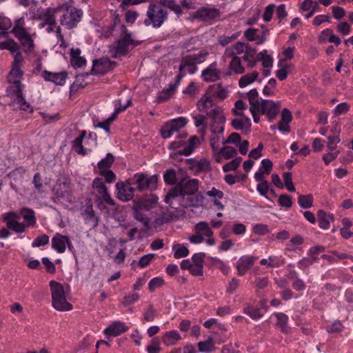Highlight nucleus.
Listing matches in <instances>:
<instances>
[{
	"label": "nucleus",
	"instance_id": "obj_59",
	"mask_svg": "<svg viewBox=\"0 0 353 353\" xmlns=\"http://www.w3.org/2000/svg\"><path fill=\"white\" fill-rule=\"evenodd\" d=\"M336 28L337 32L342 35H347L350 32L351 26L347 22L343 21L339 23Z\"/></svg>",
	"mask_w": 353,
	"mask_h": 353
},
{
	"label": "nucleus",
	"instance_id": "obj_40",
	"mask_svg": "<svg viewBox=\"0 0 353 353\" xmlns=\"http://www.w3.org/2000/svg\"><path fill=\"white\" fill-rule=\"evenodd\" d=\"M317 219L320 228L327 229L330 226V215L326 214L323 210L318 211Z\"/></svg>",
	"mask_w": 353,
	"mask_h": 353
},
{
	"label": "nucleus",
	"instance_id": "obj_54",
	"mask_svg": "<svg viewBox=\"0 0 353 353\" xmlns=\"http://www.w3.org/2000/svg\"><path fill=\"white\" fill-rule=\"evenodd\" d=\"M316 260V256L304 257L298 262V266L300 269L305 270L315 263Z\"/></svg>",
	"mask_w": 353,
	"mask_h": 353
},
{
	"label": "nucleus",
	"instance_id": "obj_19",
	"mask_svg": "<svg viewBox=\"0 0 353 353\" xmlns=\"http://www.w3.org/2000/svg\"><path fill=\"white\" fill-rule=\"evenodd\" d=\"M117 197L122 201H128L134 196V188L124 185L123 182L116 184Z\"/></svg>",
	"mask_w": 353,
	"mask_h": 353
},
{
	"label": "nucleus",
	"instance_id": "obj_16",
	"mask_svg": "<svg viewBox=\"0 0 353 353\" xmlns=\"http://www.w3.org/2000/svg\"><path fill=\"white\" fill-rule=\"evenodd\" d=\"M221 74V72L218 69L216 62H213L203 70L201 77L207 82L216 81L220 79Z\"/></svg>",
	"mask_w": 353,
	"mask_h": 353
},
{
	"label": "nucleus",
	"instance_id": "obj_36",
	"mask_svg": "<svg viewBox=\"0 0 353 353\" xmlns=\"http://www.w3.org/2000/svg\"><path fill=\"white\" fill-rule=\"evenodd\" d=\"M195 232L200 235L211 237L213 235V232L210 228L208 223L204 221H201L195 225Z\"/></svg>",
	"mask_w": 353,
	"mask_h": 353
},
{
	"label": "nucleus",
	"instance_id": "obj_15",
	"mask_svg": "<svg viewBox=\"0 0 353 353\" xmlns=\"http://www.w3.org/2000/svg\"><path fill=\"white\" fill-rule=\"evenodd\" d=\"M115 65V62L107 59H94L91 73L92 74H103L110 71Z\"/></svg>",
	"mask_w": 353,
	"mask_h": 353
},
{
	"label": "nucleus",
	"instance_id": "obj_34",
	"mask_svg": "<svg viewBox=\"0 0 353 353\" xmlns=\"http://www.w3.org/2000/svg\"><path fill=\"white\" fill-rule=\"evenodd\" d=\"M213 99L210 95L205 94L197 103V108L199 111L207 112L213 106Z\"/></svg>",
	"mask_w": 353,
	"mask_h": 353
},
{
	"label": "nucleus",
	"instance_id": "obj_21",
	"mask_svg": "<svg viewBox=\"0 0 353 353\" xmlns=\"http://www.w3.org/2000/svg\"><path fill=\"white\" fill-rule=\"evenodd\" d=\"M68 74L66 72H51L45 70L43 73V77L46 81H52L57 85H63L65 83Z\"/></svg>",
	"mask_w": 353,
	"mask_h": 353
},
{
	"label": "nucleus",
	"instance_id": "obj_43",
	"mask_svg": "<svg viewBox=\"0 0 353 353\" xmlns=\"http://www.w3.org/2000/svg\"><path fill=\"white\" fill-rule=\"evenodd\" d=\"M46 31L48 33H52L54 32L56 33V37L58 40L61 42V46L65 42L63 36L61 33V29L59 26H57V23L55 25H46Z\"/></svg>",
	"mask_w": 353,
	"mask_h": 353
},
{
	"label": "nucleus",
	"instance_id": "obj_30",
	"mask_svg": "<svg viewBox=\"0 0 353 353\" xmlns=\"http://www.w3.org/2000/svg\"><path fill=\"white\" fill-rule=\"evenodd\" d=\"M180 339L181 335L176 330L165 332L162 338L163 343L167 346L174 345Z\"/></svg>",
	"mask_w": 353,
	"mask_h": 353
},
{
	"label": "nucleus",
	"instance_id": "obj_31",
	"mask_svg": "<svg viewBox=\"0 0 353 353\" xmlns=\"http://www.w3.org/2000/svg\"><path fill=\"white\" fill-rule=\"evenodd\" d=\"M179 70H187L190 74H194L197 70L196 63L187 56H184L179 65Z\"/></svg>",
	"mask_w": 353,
	"mask_h": 353
},
{
	"label": "nucleus",
	"instance_id": "obj_6",
	"mask_svg": "<svg viewBox=\"0 0 353 353\" xmlns=\"http://www.w3.org/2000/svg\"><path fill=\"white\" fill-rule=\"evenodd\" d=\"M11 84L8 89V94L14 99L20 109L28 113L33 112L32 107L24 99L22 93V85L21 80L8 81Z\"/></svg>",
	"mask_w": 353,
	"mask_h": 353
},
{
	"label": "nucleus",
	"instance_id": "obj_28",
	"mask_svg": "<svg viewBox=\"0 0 353 353\" xmlns=\"http://www.w3.org/2000/svg\"><path fill=\"white\" fill-rule=\"evenodd\" d=\"M158 196L152 194L139 201L137 204L142 207V208H144L145 210H150L155 206L158 202Z\"/></svg>",
	"mask_w": 353,
	"mask_h": 353
},
{
	"label": "nucleus",
	"instance_id": "obj_56",
	"mask_svg": "<svg viewBox=\"0 0 353 353\" xmlns=\"http://www.w3.org/2000/svg\"><path fill=\"white\" fill-rule=\"evenodd\" d=\"M21 67L12 66L11 71L8 75V81L20 80L23 76V72Z\"/></svg>",
	"mask_w": 353,
	"mask_h": 353
},
{
	"label": "nucleus",
	"instance_id": "obj_61",
	"mask_svg": "<svg viewBox=\"0 0 353 353\" xmlns=\"http://www.w3.org/2000/svg\"><path fill=\"white\" fill-rule=\"evenodd\" d=\"M208 54V52H199L197 54H188L187 56L192 60V61H194L196 64L203 62Z\"/></svg>",
	"mask_w": 353,
	"mask_h": 353
},
{
	"label": "nucleus",
	"instance_id": "obj_57",
	"mask_svg": "<svg viewBox=\"0 0 353 353\" xmlns=\"http://www.w3.org/2000/svg\"><path fill=\"white\" fill-rule=\"evenodd\" d=\"M163 5L166 8L174 11L178 15L181 14L182 12L181 6L179 4L176 3L173 0H165L163 2Z\"/></svg>",
	"mask_w": 353,
	"mask_h": 353
},
{
	"label": "nucleus",
	"instance_id": "obj_53",
	"mask_svg": "<svg viewBox=\"0 0 353 353\" xmlns=\"http://www.w3.org/2000/svg\"><path fill=\"white\" fill-rule=\"evenodd\" d=\"M258 91L256 89H252L248 93V98L250 107H259L260 101L258 99Z\"/></svg>",
	"mask_w": 353,
	"mask_h": 353
},
{
	"label": "nucleus",
	"instance_id": "obj_37",
	"mask_svg": "<svg viewBox=\"0 0 353 353\" xmlns=\"http://www.w3.org/2000/svg\"><path fill=\"white\" fill-rule=\"evenodd\" d=\"M188 196V203L185 204V207H199L203 205L204 197L201 193Z\"/></svg>",
	"mask_w": 353,
	"mask_h": 353
},
{
	"label": "nucleus",
	"instance_id": "obj_48",
	"mask_svg": "<svg viewBox=\"0 0 353 353\" xmlns=\"http://www.w3.org/2000/svg\"><path fill=\"white\" fill-rule=\"evenodd\" d=\"M157 317V311L154 306L150 304L143 314V321L146 322H152Z\"/></svg>",
	"mask_w": 353,
	"mask_h": 353
},
{
	"label": "nucleus",
	"instance_id": "obj_18",
	"mask_svg": "<svg viewBox=\"0 0 353 353\" xmlns=\"http://www.w3.org/2000/svg\"><path fill=\"white\" fill-rule=\"evenodd\" d=\"M70 248L72 243L68 236H63L57 233L52 239V247L59 253H63L65 250V245Z\"/></svg>",
	"mask_w": 353,
	"mask_h": 353
},
{
	"label": "nucleus",
	"instance_id": "obj_63",
	"mask_svg": "<svg viewBox=\"0 0 353 353\" xmlns=\"http://www.w3.org/2000/svg\"><path fill=\"white\" fill-rule=\"evenodd\" d=\"M99 174L104 176L107 183H112L116 179L114 173L109 169L101 170Z\"/></svg>",
	"mask_w": 353,
	"mask_h": 353
},
{
	"label": "nucleus",
	"instance_id": "obj_2",
	"mask_svg": "<svg viewBox=\"0 0 353 353\" xmlns=\"http://www.w3.org/2000/svg\"><path fill=\"white\" fill-rule=\"evenodd\" d=\"M26 22L24 17H21L14 22V26L10 32L20 42L25 52H30L33 50L34 44V40L28 30L26 28Z\"/></svg>",
	"mask_w": 353,
	"mask_h": 353
},
{
	"label": "nucleus",
	"instance_id": "obj_42",
	"mask_svg": "<svg viewBox=\"0 0 353 353\" xmlns=\"http://www.w3.org/2000/svg\"><path fill=\"white\" fill-rule=\"evenodd\" d=\"M0 49L9 50L12 52H15L18 51L19 46L14 39H8L4 41L0 42Z\"/></svg>",
	"mask_w": 353,
	"mask_h": 353
},
{
	"label": "nucleus",
	"instance_id": "obj_62",
	"mask_svg": "<svg viewBox=\"0 0 353 353\" xmlns=\"http://www.w3.org/2000/svg\"><path fill=\"white\" fill-rule=\"evenodd\" d=\"M281 206L290 208L292 205V197L288 194H281L279 198Z\"/></svg>",
	"mask_w": 353,
	"mask_h": 353
},
{
	"label": "nucleus",
	"instance_id": "obj_38",
	"mask_svg": "<svg viewBox=\"0 0 353 353\" xmlns=\"http://www.w3.org/2000/svg\"><path fill=\"white\" fill-rule=\"evenodd\" d=\"M259 73L257 72H253L241 77L239 81V87L244 88L251 84L257 79Z\"/></svg>",
	"mask_w": 353,
	"mask_h": 353
},
{
	"label": "nucleus",
	"instance_id": "obj_55",
	"mask_svg": "<svg viewBox=\"0 0 353 353\" xmlns=\"http://www.w3.org/2000/svg\"><path fill=\"white\" fill-rule=\"evenodd\" d=\"M285 185L288 191L294 192L295 188L292 182V176L290 172H284L283 174Z\"/></svg>",
	"mask_w": 353,
	"mask_h": 353
},
{
	"label": "nucleus",
	"instance_id": "obj_41",
	"mask_svg": "<svg viewBox=\"0 0 353 353\" xmlns=\"http://www.w3.org/2000/svg\"><path fill=\"white\" fill-rule=\"evenodd\" d=\"M198 347L199 352H211L214 350V345L213 339L212 337H209L205 341H200L198 343Z\"/></svg>",
	"mask_w": 353,
	"mask_h": 353
},
{
	"label": "nucleus",
	"instance_id": "obj_13",
	"mask_svg": "<svg viewBox=\"0 0 353 353\" xmlns=\"http://www.w3.org/2000/svg\"><path fill=\"white\" fill-rule=\"evenodd\" d=\"M177 185L183 196L192 195L198 191L199 181L196 179L184 178L181 179Z\"/></svg>",
	"mask_w": 353,
	"mask_h": 353
},
{
	"label": "nucleus",
	"instance_id": "obj_4",
	"mask_svg": "<svg viewBox=\"0 0 353 353\" xmlns=\"http://www.w3.org/2000/svg\"><path fill=\"white\" fill-rule=\"evenodd\" d=\"M146 17L143 21V23L146 26H152L154 28H159L168 19V11L161 6L150 3L146 12Z\"/></svg>",
	"mask_w": 353,
	"mask_h": 353
},
{
	"label": "nucleus",
	"instance_id": "obj_44",
	"mask_svg": "<svg viewBox=\"0 0 353 353\" xmlns=\"http://www.w3.org/2000/svg\"><path fill=\"white\" fill-rule=\"evenodd\" d=\"M257 59L262 61L263 68H272L273 61L272 57L267 54V50H265L257 54Z\"/></svg>",
	"mask_w": 353,
	"mask_h": 353
},
{
	"label": "nucleus",
	"instance_id": "obj_12",
	"mask_svg": "<svg viewBox=\"0 0 353 353\" xmlns=\"http://www.w3.org/2000/svg\"><path fill=\"white\" fill-rule=\"evenodd\" d=\"M220 10L214 8L201 7L192 14L194 19L209 22L220 16Z\"/></svg>",
	"mask_w": 353,
	"mask_h": 353
},
{
	"label": "nucleus",
	"instance_id": "obj_32",
	"mask_svg": "<svg viewBox=\"0 0 353 353\" xmlns=\"http://www.w3.org/2000/svg\"><path fill=\"white\" fill-rule=\"evenodd\" d=\"M229 70H230L228 72V74H231V72H234V74H241L244 73L245 68L241 64V59L239 57H234L233 59L229 63Z\"/></svg>",
	"mask_w": 353,
	"mask_h": 353
},
{
	"label": "nucleus",
	"instance_id": "obj_14",
	"mask_svg": "<svg viewBox=\"0 0 353 353\" xmlns=\"http://www.w3.org/2000/svg\"><path fill=\"white\" fill-rule=\"evenodd\" d=\"M19 216L14 212H10L3 215V221L6 223L8 228L17 233H22L25 232V225L19 223Z\"/></svg>",
	"mask_w": 353,
	"mask_h": 353
},
{
	"label": "nucleus",
	"instance_id": "obj_7",
	"mask_svg": "<svg viewBox=\"0 0 353 353\" xmlns=\"http://www.w3.org/2000/svg\"><path fill=\"white\" fill-rule=\"evenodd\" d=\"M92 188L95 190L97 201L98 202L99 207L101 205L105 203L107 205L114 206L115 203L111 198L110 193L108 191V188L104 184L103 180L100 178H96L92 181Z\"/></svg>",
	"mask_w": 353,
	"mask_h": 353
},
{
	"label": "nucleus",
	"instance_id": "obj_26",
	"mask_svg": "<svg viewBox=\"0 0 353 353\" xmlns=\"http://www.w3.org/2000/svg\"><path fill=\"white\" fill-rule=\"evenodd\" d=\"M199 145V140L196 136L191 137L188 142H185V147L179 152V154L188 156L191 154L197 145Z\"/></svg>",
	"mask_w": 353,
	"mask_h": 353
},
{
	"label": "nucleus",
	"instance_id": "obj_64",
	"mask_svg": "<svg viewBox=\"0 0 353 353\" xmlns=\"http://www.w3.org/2000/svg\"><path fill=\"white\" fill-rule=\"evenodd\" d=\"M221 154L223 156V157L226 159H231L236 154V150L230 146H226L223 147L221 152Z\"/></svg>",
	"mask_w": 353,
	"mask_h": 353
},
{
	"label": "nucleus",
	"instance_id": "obj_60",
	"mask_svg": "<svg viewBox=\"0 0 353 353\" xmlns=\"http://www.w3.org/2000/svg\"><path fill=\"white\" fill-rule=\"evenodd\" d=\"M319 42L321 44L331 42V30L328 28L323 30L319 36Z\"/></svg>",
	"mask_w": 353,
	"mask_h": 353
},
{
	"label": "nucleus",
	"instance_id": "obj_11",
	"mask_svg": "<svg viewBox=\"0 0 353 353\" xmlns=\"http://www.w3.org/2000/svg\"><path fill=\"white\" fill-rule=\"evenodd\" d=\"M259 108L261 114H265L270 121H272L279 112L280 103H276L271 100H261Z\"/></svg>",
	"mask_w": 353,
	"mask_h": 353
},
{
	"label": "nucleus",
	"instance_id": "obj_10",
	"mask_svg": "<svg viewBox=\"0 0 353 353\" xmlns=\"http://www.w3.org/2000/svg\"><path fill=\"white\" fill-rule=\"evenodd\" d=\"M134 180L139 191L146 189L154 190L157 188L158 176L156 174L148 176L143 173H137L134 175Z\"/></svg>",
	"mask_w": 353,
	"mask_h": 353
},
{
	"label": "nucleus",
	"instance_id": "obj_50",
	"mask_svg": "<svg viewBox=\"0 0 353 353\" xmlns=\"http://www.w3.org/2000/svg\"><path fill=\"white\" fill-rule=\"evenodd\" d=\"M243 312L250 316L252 319H258L263 316L260 312L259 308H253L250 305H247L244 307Z\"/></svg>",
	"mask_w": 353,
	"mask_h": 353
},
{
	"label": "nucleus",
	"instance_id": "obj_52",
	"mask_svg": "<svg viewBox=\"0 0 353 353\" xmlns=\"http://www.w3.org/2000/svg\"><path fill=\"white\" fill-rule=\"evenodd\" d=\"M242 161L241 157H236L229 163H226L223 166V170L225 172L235 170L241 164Z\"/></svg>",
	"mask_w": 353,
	"mask_h": 353
},
{
	"label": "nucleus",
	"instance_id": "obj_47",
	"mask_svg": "<svg viewBox=\"0 0 353 353\" xmlns=\"http://www.w3.org/2000/svg\"><path fill=\"white\" fill-rule=\"evenodd\" d=\"M175 85H170V88L168 89L163 90L162 92H159L157 97V101L158 103H163L167 99H168L171 94L174 90Z\"/></svg>",
	"mask_w": 353,
	"mask_h": 353
},
{
	"label": "nucleus",
	"instance_id": "obj_39",
	"mask_svg": "<svg viewBox=\"0 0 353 353\" xmlns=\"http://www.w3.org/2000/svg\"><path fill=\"white\" fill-rule=\"evenodd\" d=\"M83 217L86 222L91 223L94 227L98 225V218L91 205L85 210Z\"/></svg>",
	"mask_w": 353,
	"mask_h": 353
},
{
	"label": "nucleus",
	"instance_id": "obj_1",
	"mask_svg": "<svg viewBox=\"0 0 353 353\" xmlns=\"http://www.w3.org/2000/svg\"><path fill=\"white\" fill-rule=\"evenodd\" d=\"M58 10L60 24L68 30L77 27L82 18V11L73 6L63 4L58 7Z\"/></svg>",
	"mask_w": 353,
	"mask_h": 353
},
{
	"label": "nucleus",
	"instance_id": "obj_51",
	"mask_svg": "<svg viewBox=\"0 0 353 353\" xmlns=\"http://www.w3.org/2000/svg\"><path fill=\"white\" fill-rule=\"evenodd\" d=\"M164 181L168 185H174L176 183V174L174 170L169 169L163 174Z\"/></svg>",
	"mask_w": 353,
	"mask_h": 353
},
{
	"label": "nucleus",
	"instance_id": "obj_3",
	"mask_svg": "<svg viewBox=\"0 0 353 353\" xmlns=\"http://www.w3.org/2000/svg\"><path fill=\"white\" fill-rule=\"evenodd\" d=\"M50 288L52 294V304L53 307L58 311H69L72 309V305L66 300L65 293L62 284L51 281Z\"/></svg>",
	"mask_w": 353,
	"mask_h": 353
},
{
	"label": "nucleus",
	"instance_id": "obj_49",
	"mask_svg": "<svg viewBox=\"0 0 353 353\" xmlns=\"http://www.w3.org/2000/svg\"><path fill=\"white\" fill-rule=\"evenodd\" d=\"M172 249L174 251V256L176 259L185 257L189 254L188 249L185 246L180 244L173 245Z\"/></svg>",
	"mask_w": 353,
	"mask_h": 353
},
{
	"label": "nucleus",
	"instance_id": "obj_23",
	"mask_svg": "<svg viewBox=\"0 0 353 353\" xmlns=\"http://www.w3.org/2000/svg\"><path fill=\"white\" fill-rule=\"evenodd\" d=\"M81 52L79 48H72L70 50V62L74 68H81L86 64L85 59L80 56Z\"/></svg>",
	"mask_w": 353,
	"mask_h": 353
},
{
	"label": "nucleus",
	"instance_id": "obj_27",
	"mask_svg": "<svg viewBox=\"0 0 353 353\" xmlns=\"http://www.w3.org/2000/svg\"><path fill=\"white\" fill-rule=\"evenodd\" d=\"M21 214L24 219L23 225H25V230L30 226H33L36 223V218L33 210L28 208H23Z\"/></svg>",
	"mask_w": 353,
	"mask_h": 353
},
{
	"label": "nucleus",
	"instance_id": "obj_46",
	"mask_svg": "<svg viewBox=\"0 0 353 353\" xmlns=\"http://www.w3.org/2000/svg\"><path fill=\"white\" fill-rule=\"evenodd\" d=\"M114 157L111 153H108L106 157L98 163V168L101 170L108 169L114 163Z\"/></svg>",
	"mask_w": 353,
	"mask_h": 353
},
{
	"label": "nucleus",
	"instance_id": "obj_20",
	"mask_svg": "<svg viewBox=\"0 0 353 353\" xmlns=\"http://www.w3.org/2000/svg\"><path fill=\"white\" fill-rule=\"evenodd\" d=\"M128 327L121 321H114L107 328L105 329L104 333L108 336H117L125 332Z\"/></svg>",
	"mask_w": 353,
	"mask_h": 353
},
{
	"label": "nucleus",
	"instance_id": "obj_58",
	"mask_svg": "<svg viewBox=\"0 0 353 353\" xmlns=\"http://www.w3.org/2000/svg\"><path fill=\"white\" fill-rule=\"evenodd\" d=\"M49 243V236L47 234H42L37 236L32 242V247H40L46 245Z\"/></svg>",
	"mask_w": 353,
	"mask_h": 353
},
{
	"label": "nucleus",
	"instance_id": "obj_33",
	"mask_svg": "<svg viewBox=\"0 0 353 353\" xmlns=\"http://www.w3.org/2000/svg\"><path fill=\"white\" fill-rule=\"evenodd\" d=\"M277 319L276 325L279 327L283 333H288L290 328L288 325V316L283 312H277L274 314Z\"/></svg>",
	"mask_w": 353,
	"mask_h": 353
},
{
	"label": "nucleus",
	"instance_id": "obj_29",
	"mask_svg": "<svg viewBox=\"0 0 353 353\" xmlns=\"http://www.w3.org/2000/svg\"><path fill=\"white\" fill-rule=\"evenodd\" d=\"M208 115L213 120V122L219 125L223 124L225 121L223 111L221 108L216 107L208 112Z\"/></svg>",
	"mask_w": 353,
	"mask_h": 353
},
{
	"label": "nucleus",
	"instance_id": "obj_5",
	"mask_svg": "<svg viewBox=\"0 0 353 353\" xmlns=\"http://www.w3.org/2000/svg\"><path fill=\"white\" fill-rule=\"evenodd\" d=\"M121 30L122 37L109 46V52L114 58H119L125 55L128 51L130 45L136 46L133 43L130 34L128 32L124 25L121 26Z\"/></svg>",
	"mask_w": 353,
	"mask_h": 353
},
{
	"label": "nucleus",
	"instance_id": "obj_25",
	"mask_svg": "<svg viewBox=\"0 0 353 353\" xmlns=\"http://www.w3.org/2000/svg\"><path fill=\"white\" fill-rule=\"evenodd\" d=\"M86 136V131L82 130L80 134L72 142V147L73 150L79 154L85 156L87 154V150L83 146V140Z\"/></svg>",
	"mask_w": 353,
	"mask_h": 353
},
{
	"label": "nucleus",
	"instance_id": "obj_45",
	"mask_svg": "<svg viewBox=\"0 0 353 353\" xmlns=\"http://www.w3.org/2000/svg\"><path fill=\"white\" fill-rule=\"evenodd\" d=\"M298 203L302 208H309L313 205V196L311 194L299 195Z\"/></svg>",
	"mask_w": 353,
	"mask_h": 353
},
{
	"label": "nucleus",
	"instance_id": "obj_35",
	"mask_svg": "<svg viewBox=\"0 0 353 353\" xmlns=\"http://www.w3.org/2000/svg\"><path fill=\"white\" fill-rule=\"evenodd\" d=\"M179 197H184L182 192L176 187L172 188L165 195V202L169 205H172L174 200L177 199Z\"/></svg>",
	"mask_w": 353,
	"mask_h": 353
},
{
	"label": "nucleus",
	"instance_id": "obj_9",
	"mask_svg": "<svg viewBox=\"0 0 353 353\" xmlns=\"http://www.w3.org/2000/svg\"><path fill=\"white\" fill-rule=\"evenodd\" d=\"M58 7H49L38 10V12L32 16V19L41 21L39 25V28L40 29L45 28L46 25L57 24L56 14H58Z\"/></svg>",
	"mask_w": 353,
	"mask_h": 353
},
{
	"label": "nucleus",
	"instance_id": "obj_17",
	"mask_svg": "<svg viewBox=\"0 0 353 353\" xmlns=\"http://www.w3.org/2000/svg\"><path fill=\"white\" fill-rule=\"evenodd\" d=\"M256 257L252 256H242L236 262L237 274L239 276L244 275L247 271L252 266Z\"/></svg>",
	"mask_w": 353,
	"mask_h": 353
},
{
	"label": "nucleus",
	"instance_id": "obj_8",
	"mask_svg": "<svg viewBox=\"0 0 353 353\" xmlns=\"http://www.w3.org/2000/svg\"><path fill=\"white\" fill-rule=\"evenodd\" d=\"M188 123L187 119L179 117L176 119L166 122L161 129V134L163 139L170 138L175 132H179L181 129Z\"/></svg>",
	"mask_w": 353,
	"mask_h": 353
},
{
	"label": "nucleus",
	"instance_id": "obj_22",
	"mask_svg": "<svg viewBox=\"0 0 353 353\" xmlns=\"http://www.w3.org/2000/svg\"><path fill=\"white\" fill-rule=\"evenodd\" d=\"M292 120V115L291 112L284 108L281 112V119L279 122V129L283 132H288L290 131L289 123Z\"/></svg>",
	"mask_w": 353,
	"mask_h": 353
},
{
	"label": "nucleus",
	"instance_id": "obj_24",
	"mask_svg": "<svg viewBox=\"0 0 353 353\" xmlns=\"http://www.w3.org/2000/svg\"><path fill=\"white\" fill-rule=\"evenodd\" d=\"M143 210H145L144 208L136 204L133 208V216L137 221L141 222L146 229H148L150 228V219L143 212Z\"/></svg>",
	"mask_w": 353,
	"mask_h": 353
}]
</instances>
